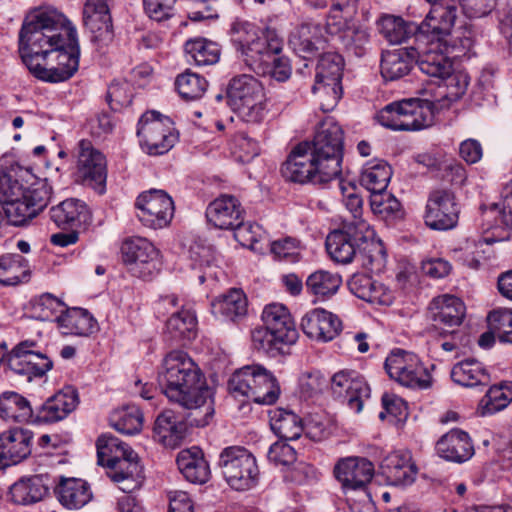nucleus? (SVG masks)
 I'll return each mask as SVG.
<instances>
[{"instance_id":"61","label":"nucleus","mask_w":512,"mask_h":512,"mask_svg":"<svg viewBox=\"0 0 512 512\" xmlns=\"http://www.w3.org/2000/svg\"><path fill=\"white\" fill-rule=\"evenodd\" d=\"M512 401V382H502L490 387L485 396L484 408L493 414L506 408Z\"/></svg>"},{"instance_id":"36","label":"nucleus","mask_w":512,"mask_h":512,"mask_svg":"<svg viewBox=\"0 0 512 512\" xmlns=\"http://www.w3.org/2000/svg\"><path fill=\"white\" fill-rule=\"evenodd\" d=\"M435 44H440L439 48L447 56L461 57L466 55L474 45V32L469 27H459L451 29L447 33H440L437 36L429 35Z\"/></svg>"},{"instance_id":"34","label":"nucleus","mask_w":512,"mask_h":512,"mask_svg":"<svg viewBox=\"0 0 512 512\" xmlns=\"http://www.w3.org/2000/svg\"><path fill=\"white\" fill-rule=\"evenodd\" d=\"M176 462L180 472L189 482L204 484L209 480V465L199 448L193 447L181 451Z\"/></svg>"},{"instance_id":"50","label":"nucleus","mask_w":512,"mask_h":512,"mask_svg":"<svg viewBox=\"0 0 512 512\" xmlns=\"http://www.w3.org/2000/svg\"><path fill=\"white\" fill-rule=\"evenodd\" d=\"M197 320L190 310L173 313L166 322V330L175 340H191L196 335Z\"/></svg>"},{"instance_id":"43","label":"nucleus","mask_w":512,"mask_h":512,"mask_svg":"<svg viewBox=\"0 0 512 512\" xmlns=\"http://www.w3.org/2000/svg\"><path fill=\"white\" fill-rule=\"evenodd\" d=\"M30 277L28 260L19 254H5L0 257V283L14 286L26 282Z\"/></svg>"},{"instance_id":"30","label":"nucleus","mask_w":512,"mask_h":512,"mask_svg":"<svg viewBox=\"0 0 512 512\" xmlns=\"http://www.w3.org/2000/svg\"><path fill=\"white\" fill-rule=\"evenodd\" d=\"M32 432L26 429H10L0 434V451L7 466L17 464L31 453Z\"/></svg>"},{"instance_id":"31","label":"nucleus","mask_w":512,"mask_h":512,"mask_svg":"<svg viewBox=\"0 0 512 512\" xmlns=\"http://www.w3.org/2000/svg\"><path fill=\"white\" fill-rule=\"evenodd\" d=\"M348 287L351 293L366 302L387 306L393 302L392 292L369 275L354 274L348 281Z\"/></svg>"},{"instance_id":"22","label":"nucleus","mask_w":512,"mask_h":512,"mask_svg":"<svg viewBox=\"0 0 512 512\" xmlns=\"http://www.w3.org/2000/svg\"><path fill=\"white\" fill-rule=\"evenodd\" d=\"M49 215L59 229H80L91 221L88 206L84 201L76 198H68L52 206Z\"/></svg>"},{"instance_id":"3","label":"nucleus","mask_w":512,"mask_h":512,"mask_svg":"<svg viewBox=\"0 0 512 512\" xmlns=\"http://www.w3.org/2000/svg\"><path fill=\"white\" fill-rule=\"evenodd\" d=\"M227 98L233 111L247 123L262 122L268 112L264 88L251 75L233 77L227 86Z\"/></svg>"},{"instance_id":"14","label":"nucleus","mask_w":512,"mask_h":512,"mask_svg":"<svg viewBox=\"0 0 512 512\" xmlns=\"http://www.w3.org/2000/svg\"><path fill=\"white\" fill-rule=\"evenodd\" d=\"M121 252L124 263L137 277L147 279L159 270V251L145 238L127 239L122 244Z\"/></svg>"},{"instance_id":"11","label":"nucleus","mask_w":512,"mask_h":512,"mask_svg":"<svg viewBox=\"0 0 512 512\" xmlns=\"http://www.w3.org/2000/svg\"><path fill=\"white\" fill-rule=\"evenodd\" d=\"M425 33L416 34V43L412 45L414 63L420 71L430 78L444 81L453 71V64L449 57Z\"/></svg>"},{"instance_id":"20","label":"nucleus","mask_w":512,"mask_h":512,"mask_svg":"<svg viewBox=\"0 0 512 512\" xmlns=\"http://www.w3.org/2000/svg\"><path fill=\"white\" fill-rule=\"evenodd\" d=\"M301 328L309 338L328 342L340 333L342 323L333 313L316 308L302 317Z\"/></svg>"},{"instance_id":"47","label":"nucleus","mask_w":512,"mask_h":512,"mask_svg":"<svg viewBox=\"0 0 512 512\" xmlns=\"http://www.w3.org/2000/svg\"><path fill=\"white\" fill-rule=\"evenodd\" d=\"M392 176L390 165L383 160H372L364 166L360 181L370 192L385 190Z\"/></svg>"},{"instance_id":"4","label":"nucleus","mask_w":512,"mask_h":512,"mask_svg":"<svg viewBox=\"0 0 512 512\" xmlns=\"http://www.w3.org/2000/svg\"><path fill=\"white\" fill-rule=\"evenodd\" d=\"M434 107L429 100L403 99L386 105L376 118L391 130L417 131L432 124Z\"/></svg>"},{"instance_id":"53","label":"nucleus","mask_w":512,"mask_h":512,"mask_svg":"<svg viewBox=\"0 0 512 512\" xmlns=\"http://www.w3.org/2000/svg\"><path fill=\"white\" fill-rule=\"evenodd\" d=\"M278 338L279 336L272 333L266 325L255 328L251 333L253 348L272 357L284 353L285 347L290 346Z\"/></svg>"},{"instance_id":"52","label":"nucleus","mask_w":512,"mask_h":512,"mask_svg":"<svg viewBox=\"0 0 512 512\" xmlns=\"http://www.w3.org/2000/svg\"><path fill=\"white\" fill-rule=\"evenodd\" d=\"M111 425L123 434H136L142 428L143 414L137 406L129 405L112 415Z\"/></svg>"},{"instance_id":"5","label":"nucleus","mask_w":512,"mask_h":512,"mask_svg":"<svg viewBox=\"0 0 512 512\" xmlns=\"http://www.w3.org/2000/svg\"><path fill=\"white\" fill-rule=\"evenodd\" d=\"M344 133L339 124L326 120L320 124L314 140L309 143L311 154L320 166L323 177L336 179L342 171Z\"/></svg>"},{"instance_id":"7","label":"nucleus","mask_w":512,"mask_h":512,"mask_svg":"<svg viewBox=\"0 0 512 512\" xmlns=\"http://www.w3.org/2000/svg\"><path fill=\"white\" fill-rule=\"evenodd\" d=\"M218 466L226 482L235 490H246L256 484L259 475L256 459L242 446L224 448Z\"/></svg>"},{"instance_id":"64","label":"nucleus","mask_w":512,"mask_h":512,"mask_svg":"<svg viewBox=\"0 0 512 512\" xmlns=\"http://www.w3.org/2000/svg\"><path fill=\"white\" fill-rule=\"evenodd\" d=\"M370 193V206L374 214L387 218L400 211L401 204L399 200L393 194L387 192L386 189Z\"/></svg>"},{"instance_id":"42","label":"nucleus","mask_w":512,"mask_h":512,"mask_svg":"<svg viewBox=\"0 0 512 512\" xmlns=\"http://www.w3.org/2000/svg\"><path fill=\"white\" fill-rule=\"evenodd\" d=\"M272 431L282 440H296L303 432L302 419L290 410L276 408L269 412Z\"/></svg>"},{"instance_id":"18","label":"nucleus","mask_w":512,"mask_h":512,"mask_svg":"<svg viewBox=\"0 0 512 512\" xmlns=\"http://www.w3.org/2000/svg\"><path fill=\"white\" fill-rule=\"evenodd\" d=\"M465 310L464 303L458 297L441 295L431 301L429 317L436 329L444 333H452L454 327L461 325Z\"/></svg>"},{"instance_id":"19","label":"nucleus","mask_w":512,"mask_h":512,"mask_svg":"<svg viewBox=\"0 0 512 512\" xmlns=\"http://www.w3.org/2000/svg\"><path fill=\"white\" fill-rule=\"evenodd\" d=\"M79 404L76 389L71 386L58 391L38 408H36V423H55L65 419Z\"/></svg>"},{"instance_id":"46","label":"nucleus","mask_w":512,"mask_h":512,"mask_svg":"<svg viewBox=\"0 0 512 512\" xmlns=\"http://www.w3.org/2000/svg\"><path fill=\"white\" fill-rule=\"evenodd\" d=\"M263 368L260 365H247L236 370L228 382L230 393L234 397L250 399V392L255 390L258 384V374L262 373Z\"/></svg>"},{"instance_id":"9","label":"nucleus","mask_w":512,"mask_h":512,"mask_svg":"<svg viewBox=\"0 0 512 512\" xmlns=\"http://www.w3.org/2000/svg\"><path fill=\"white\" fill-rule=\"evenodd\" d=\"M390 378L409 388L430 387L432 376L417 355L401 349L393 350L384 363Z\"/></svg>"},{"instance_id":"59","label":"nucleus","mask_w":512,"mask_h":512,"mask_svg":"<svg viewBox=\"0 0 512 512\" xmlns=\"http://www.w3.org/2000/svg\"><path fill=\"white\" fill-rule=\"evenodd\" d=\"M491 329L500 342L512 344V310L499 308L489 312L487 316Z\"/></svg>"},{"instance_id":"55","label":"nucleus","mask_w":512,"mask_h":512,"mask_svg":"<svg viewBox=\"0 0 512 512\" xmlns=\"http://www.w3.org/2000/svg\"><path fill=\"white\" fill-rule=\"evenodd\" d=\"M343 66L344 61L340 54L336 52L323 53L316 66L315 80L341 81Z\"/></svg>"},{"instance_id":"12","label":"nucleus","mask_w":512,"mask_h":512,"mask_svg":"<svg viewBox=\"0 0 512 512\" xmlns=\"http://www.w3.org/2000/svg\"><path fill=\"white\" fill-rule=\"evenodd\" d=\"M320 171V166L311 154L309 142L296 145L281 168L283 177L291 182L325 184L332 181L330 177H323Z\"/></svg>"},{"instance_id":"10","label":"nucleus","mask_w":512,"mask_h":512,"mask_svg":"<svg viewBox=\"0 0 512 512\" xmlns=\"http://www.w3.org/2000/svg\"><path fill=\"white\" fill-rule=\"evenodd\" d=\"M460 204L455 193L446 188L430 191L424 212L427 227L437 231H447L457 226Z\"/></svg>"},{"instance_id":"25","label":"nucleus","mask_w":512,"mask_h":512,"mask_svg":"<svg viewBox=\"0 0 512 512\" xmlns=\"http://www.w3.org/2000/svg\"><path fill=\"white\" fill-rule=\"evenodd\" d=\"M243 213L239 200L226 194L216 198L206 209L208 222L216 228L225 230L239 225Z\"/></svg>"},{"instance_id":"6","label":"nucleus","mask_w":512,"mask_h":512,"mask_svg":"<svg viewBox=\"0 0 512 512\" xmlns=\"http://www.w3.org/2000/svg\"><path fill=\"white\" fill-rule=\"evenodd\" d=\"M137 136L142 149L154 156L167 153L178 140L173 121L154 110L145 112L139 119Z\"/></svg>"},{"instance_id":"29","label":"nucleus","mask_w":512,"mask_h":512,"mask_svg":"<svg viewBox=\"0 0 512 512\" xmlns=\"http://www.w3.org/2000/svg\"><path fill=\"white\" fill-rule=\"evenodd\" d=\"M187 422L171 409L161 412L154 423V438L168 447L177 446L185 437Z\"/></svg>"},{"instance_id":"16","label":"nucleus","mask_w":512,"mask_h":512,"mask_svg":"<svg viewBox=\"0 0 512 512\" xmlns=\"http://www.w3.org/2000/svg\"><path fill=\"white\" fill-rule=\"evenodd\" d=\"M77 172L85 185L104 193L107 178L106 160L89 141L79 142Z\"/></svg>"},{"instance_id":"17","label":"nucleus","mask_w":512,"mask_h":512,"mask_svg":"<svg viewBox=\"0 0 512 512\" xmlns=\"http://www.w3.org/2000/svg\"><path fill=\"white\" fill-rule=\"evenodd\" d=\"M83 21L91 34V40L99 47L108 46L114 39L109 5L100 0H87L83 9Z\"/></svg>"},{"instance_id":"32","label":"nucleus","mask_w":512,"mask_h":512,"mask_svg":"<svg viewBox=\"0 0 512 512\" xmlns=\"http://www.w3.org/2000/svg\"><path fill=\"white\" fill-rule=\"evenodd\" d=\"M36 409L23 395L6 391L0 395V418L12 423H36Z\"/></svg>"},{"instance_id":"33","label":"nucleus","mask_w":512,"mask_h":512,"mask_svg":"<svg viewBox=\"0 0 512 512\" xmlns=\"http://www.w3.org/2000/svg\"><path fill=\"white\" fill-rule=\"evenodd\" d=\"M248 302L241 289L232 288L211 303L212 314L222 320L236 322L247 313Z\"/></svg>"},{"instance_id":"38","label":"nucleus","mask_w":512,"mask_h":512,"mask_svg":"<svg viewBox=\"0 0 512 512\" xmlns=\"http://www.w3.org/2000/svg\"><path fill=\"white\" fill-rule=\"evenodd\" d=\"M381 468L394 485H409L417 474V468L407 454L391 453L383 459Z\"/></svg>"},{"instance_id":"60","label":"nucleus","mask_w":512,"mask_h":512,"mask_svg":"<svg viewBox=\"0 0 512 512\" xmlns=\"http://www.w3.org/2000/svg\"><path fill=\"white\" fill-rule=\"evenodd\" d=\"M4 217L14 226H21L28 220L36 217L35 213L22 196H15L14 199H8L1 205Z\"/></svg>"},{"instance_id":"15","label":"nucleus","mask_w":512,"mask_h":512,"mask_svg":"<svg viewBox=\"0 0 512 512\" xmlns=\"http://www.w3.org/2000/svg\"><path fill=\"white\" fill-rule=\"evenodd\" d=\"M330 388L334 398L345 402L356 413L361 412L371 392L364 377L354 370L336 372L330 379Z\"/></svg>"},{"instance_id":"54","label":"nucleus","mask_w":512,"mask_h":512,"mask_svg":"<svg viewBox=\"0 0 512 512\" xmlns=\"http://www.w3.org/2000/svg\"><path fill=\"white\" fill-rule=\"evenodd\" d=\"M258 384L252 392L250 399L258 404L270 405L277 401L280 388L276 378L267 369L263 368L262 373L258 374Z\"/></svg>"},{"instance_id":"13","label":"nucleus","mask_w":512,"mask_h":512,"mask_svg":"<svg viewBox=\"0 0 512 512\" xmlns=\"http://www.w3.org/2000/svg\"><path fill=\"white\" fill-rule=\"evenodd\" d=\"M135 206L139 220L152 229L168 226L174 216V202L164 190L151 189L141 193Z\"/></svg>"},{"instance_id":"21","label":"nucleus","mask_w":512,"mask_h":512,"mask_svg":"<svg viewBox=\"0 0 512 512\" xmlns=\"http://www.w3.org/2000/svg\"><path fill=\"white\" fill-rule=\"evenodd\" d=\"M334 475L345 488H363L374 475L372 462L362 457L340 459L334 467Z\"/></svg>"},{"instance_id":"1","label":"nucleus","mask_w":512,"mask_h":512,"mask_svg":"<svg viewBox=\"0 0 512 512\" xmlns=\"http://www.w3.org/2000/svg\"><path fill=\"white\" fill-rule=\"evenodd\" d=\"M163 372L159 384L171 402L187 410H195L203 415L189 421L191 426H205L213 415L211 393L205 378L196 363L179 350L171 351L163 361Z\"/></svg>"},{"instance_id":"51","label":"nucleus","mask_w":512,"mask_h":512,"mask_svg":"<svg viewBox=\"0 0 512 512\" xmlns=\"http://www.w3.org/2000/svg\"><path fill=\"white\" fill-rule=\"evenodd\" d=\"M64 41L60 42L62 47H54L53 53H56V64L66 70H71L75 74L79 67L80 49L77 39V33L74 28L65 31Z\"/></svg>"},{"instance_id":"8","label":"nucleus","mask_w":512,"mask_h":512,"mask_svg":"<svg viewBox=\"0 0 512 512\" xmlns=\"http://www.w3.org/2000/svg\"><path fill=\"white\" fill-rule=\"evenodd\" d=\"M373 235L366 221L344 222L338 230L332 231L326 238V250L337 263L348 264L357 254L360 242Z\"/></svg>"},{"instance_id":"41","label":"nucleus","mask_w":512,"mask_h":512,"mask_svg":"<svg viewBox=\"0 0 512 512\" xmlns=\"http://www.w3.org/2000/svg\"><path fill=\"white\" fill-rule=\"evenodd\" d=\"M281 50L282 41L273 31H259L256 35V39H254L248 51H246V61L270 64V58L274 57V54H280Z\"/></svg>"},{"instance_id":"62","label":"nucleus","mask_w":512,"mask_h":512,"mask_svg":"<svg viewBox=\"0 0 512 512\" xmlns=\"http://www.w3.org/2000/svg\"><path fill=\"white\" fill-rule=\"evenodd\" d=\"M363 248L359 247L362 265L372 272H380L386 265V251L381 242L361 241Z\"/></svg>"},{"instance_id":"49","label":"nucleus","mask_w":512,"mask_h":512,"mask_svg":"<svg viewBox=\"0 0 512 512\" xmlns=\"http://www.w3.org/2000/svg\"><path fill=\"white\" fill-rule=\"evenodd\" d=\"M342 284V278L337 273L318 270L310 274L306 280L307 290L321 298L334 295Z\"/></svg>"},{"instance_id":"45","label":"nucleus","mask_w":512,"mask_h":512,"mask_svg":"<svg viewBox=\"0 0 512 512\" xmlns=\"http://www.w3.org/2000/svg\"><path fill=\"white\" fill-rule=\"evenodd\" d=\"M377 25L379 32L392 44H400L410 35L414 36L416 43L418 25L415 23H406L401 17L386 15L380 18Z\"/></svg>"},{"instance_id":"24","label":"nucleus","mask_w":512,"mask_h":512,"mask_svg":"<svg viewBox=\"0 0 512 512\" xmlns=\"http://www.w3.org/2000/svg\"><path fill=\"white\" fill-rule=\"evenodd\" d=\"M326 42L323 27L315 23H302L295 27L288 39L289 46L304 59H308L318 50L324 49Z\"/></svg>"},{"instance_id":"56","label":"nucleus","mask_w":512,"mask_h":512,"mask_svg":"<svg viewBox=\"0 0 512 512\" xmlns=\"http://www.w3.org/2000/svg\"><path fill=\"white\" fill-rule=\"evenodd\" d=\"M53 194L52 186L47 180H39L33 183L25 192L22 190V198L26 200L30 208L37 216L50 203Z\"/></svg>"},{"instance_id":"23","label":"nucleus","mask_w":512,"mask_h":512,"mask_svg":"<svg viewBox=\"0 0 512 512\" xmlns=\"http://www.w3.org/2000/svg\"><path fill=\"white\" fill-rule=\"evenodd\" d=\"M431 9L425 20L418 25L417 33H425L437 36L440 33H447L455 24L457 19V6L454 0H437L429 2Z\"/></svg>"},{"instance_id":"27","label":"nucleus","mask_w":512,"mask_h":512,"mask_svg":"<svg viewBox=\"0 0 512 512\" xmlns=\"http://www.w3.org/2000/svg\"><path fill=\"white\" fill-rule=\"evenodd\" d=\"M54 493L59 503L68 510L81 509L93 498L90 485L79 478L61 477Z\"/></svg>"},{"instance_id":"2","label":"nucleus","mask_w":512,"mask_h":512,"mask_svg":"<svg viewBox=\"0 0 512 512\" xmlns=\"http://www.w3.org/2000/svg\"><path fill=\"white\" fill-rule=\"evenodd\" d=\"M71 27L63 26L48 13H39L26 20L19 33V53L26 67L45 61L53 54L54 47H62L65 31Z\"/></svg>"},{"instance_id":"26","label":"nucleus","mask_w":512,"mask_h":512,"mask_svg":"<svg viewBox=\"0 0 512 512\" xmlns=\"http://www.w3.org/2000/svg\"><path fill=\"white\" fill-rule=\"evenodd\" d=\"M262 320L272 333L279 336L278 339L286 342V345L296 343L299 334L289 310L284 305H267L262 312Z\"/></svg>"},{"instance_id":"37","label":"nucleus","mask_w":512,"mask_h":512,"mask_svg":"<svg viewBox=\"0 0 512 512\" xmlns=\"http://www.w3.org/2000/svg\"><path fill=\"white\" fill-rule=\"evenodd\" d=\"M47 477L33 475L22 477L10 488L13 502L21 505H29L41 501L48 493Z\"/></svg>"},{"instance_id":"39","label":"nucleus","mask_w":512,"mask_h":512,"mask_svg":"<svg viewBox=\"0 0 512 512\" xmlns=\"http://www.w3.org/2000/svg\"><path fill=\"white\" fill-rule=\"evenodd\" d=\"M56 322L64 334L87 336L97 329L96 320L83 308L65 309L56 316Z\"/></svg>"},{"instance_id":"40","label":"nucleus","mask_w":512,"mask_h":512,"mask_svg":"<svg viewBox=\"0 0 512 512\" xmlns=\"http://www.w3.org/2000/svg\"><path fill=\"white\" fill-rule=\"evenodd\" d=\"M451 378L464 387L486 386L491 381L483 364L475 359H466L455 364L451 370Z\"/></svg>"},{"instance_id":"63","label":"nucleus","mask_w":512,"mask_h":512,"mask_svg":"<svg viewBox=\"0 0 512 512\" xmlns=\"http://www.w3.org/2000/svg\"><path fill=\"white\" fill-rule=\"evenodd\" d=\"M27 68L36 78L50 83L64 82L74 75L71 70H66L57 64L49 66L46 60H39Z\"/></svg>"},{"instance_id":"28","label":"nucleus","mask_w":512,"mask_h":512,"mask_svg":"<svg viewBox=\"0 0 512 512\" xmlns=\"http://www.w3.org/2000/svg\"><path fill=\"white\" fill-rule=\"evenodd\" d=\"M436 451L447 461L462 463L472 457L474 447L466 432L452 429L438 440Z\"/></svg>"},{"instance_id":"48","label":"nucleus","mask_w":512,"mask_h":512,"mask_svg":"<svg viewBox=\"0 0 512 512\" xmlns=\"http://www.w3.org/2000/svg\"><path fill=\"white\" fill-rule=\"evenodd\" d=\"M185 52L198 66L216 64L220 58L218 44L205 38L188 40L185 43Z\"/></svg>"},{"instance_id":"35","label":"nucleus","mask_w":512,"mask_h":512,"mask_svg":"<svg viewBox=\"0 0 512 512\" xmlns=\"http://www.w3.org/2000/svg\"><path fill=\"white\" fill-rule=\"evenodd\" d=\"M413 64L412 46L386 51L381 58V75L387 81L398 80L409 74Z\"/></svg>"},{"instance_id":"44","label":"nucleus","mask_w":512,"mask_h":512,"mask_svg":"<svg viewBox=\"0 0 512 512\" xmlns=\"http://www.w3.org/2000/svg\"><path fill=\"white\" fill-rule=\"evenodd\" d=\"M98 463L108 468L132 455L133 450L126 443L112 435H101L96 442Z\"/></svg>"},{"instance_id":"57","label":"nucleus","mask_w":512,"mask_h":512,"mask_svg":"<svg viewBox=\"0 0 512 512\" xmlns=\"http://www.w3.org/2000/svg\"><path fill=\"white\" fill-rule=\"evenodd\" d=\"M312 92L318 96L320 108L324 112L332 111L343 94L341 81L315 80Z\"/></svg>"},{"instance_id":"58","label":"nucleus","mask_w":512,"mask_h":512,"mask_svg":"<svg viewBox=\"0 0 512 512\" xmlns=\"http://www.w3.org/2000/svg\"><path fill=\"white\" fill-rule=\"evenodd\" d=\"M175 85L183 99L197 100L204 95L208 83L200 75L186 71L177 77Z\"/></svg>"}]
</instances>
